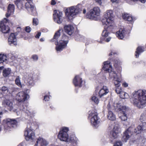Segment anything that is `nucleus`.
<instances>
[{
  "label": "nucleus",
  "mask_w": 146,
  "mask_h": 146,
  "mask_svg": "<svg viewBox=\"0 0 146 146\" xmlns=\"http://www.w3.org/2000/svg\"><path fill=\"white\" fill-rule=\"evenodd\" d=\"M131 101L138 108H143L146 105V90H139L133 93Z\"/></svg>",
  "instance_id": "obj_1"
},
{
  "label": "nucleus",
  "mask_w": 146,
  "mask_h": 146,
  "mask_svg": "<svg viewBox=\"0 0 146 146\" xmlns=\"http://www.w3.org/2000/svg\"><path fill=\"white\" fill-rule=\"evenodd\" d=\"M146 130V122H143L141 125L138 126L136 128L133 129L132 127H129L124 132L122 138L123 142H126L133 134V132L139 134L144 130Z\"/></svg>",
  "instance_id": "obj_2"
},
{
  "label": "nucleus",
  "mask_w": 146,
  "mask_h": 146,
  "mask_svg": "<svg viewBox=\"0 0 146 146\" xmlns=\"http://www.w3.org/2000/svg\"><path fill=\"white\" fill-rule=\"evenodd\" d=\"M82 9V7L81 4L72 6L70 8L69 11L66 12V15L70 20H71L75 17V16L80 13Z\"/></svg>",
  "instance_id": "obj_3"
},
{
  "label": "nucleus",
  "mask_w": 146,
  "mask_h": 146,
  "mask_svg": "<svg viewBox=\"0 0 146 146\" xmlns=\"http://www.w3.org/2000/svg\"><path fill=\"white\" fill-rule=\"evenodd\" d=\"M69 131L68 127H63L60 130L58 135V138L61 141L68 142H72L74 141V139L69 138L68 132Z\"/></svg>",
  "instance_id": "obj_4"
},
{
  "label": "nucleus",
  "mask_w": 146,
  "mask_h": 146,
  "mask_svg": "<svg viewBox=\"0 0 146 146\" xmlns=\"http://www.w3.org/2000/svg\"><path fill=\"white\" fill-rule=\"evenodd\" d=\"M17 120V118H7L3 120L4 130L5 131H9L12 128L16 127L18 122Z\"/></svg>",
  "instance_id": "obj_5"
},
{
  "label": "nucleus",
  "mask_w": 146,
  "mask_h": 146,
  "mask_svg": "<svg viewBox=\"0 0 146 146\" xmlns=\"http://www.w3.org/2000/svg\"><path fill=\"white\" fill-rule=\"evenodd\" d=\"M113 15L112 11L108 10L105 13L104 15V18L102 20V22L103 25H112V19L113 17Z\"/></svg>",
  "instance_id": "obj_6"
},
{
  "label": "nucleus",
  "mask_w": 146,
  "mask_h": 146,
  "mask_svg": "<svg viewBox=\"0 0 146 146\" xmlns=\"http://www.w3.org/2000/svg\"><path fill=\"white\" fill-rule=\"evenodd\" d=\"M68 41V36L65 35L62 36L61 39L60 40L59 43L57 41L55 42V44L58 45L56 47L57 51H61L66 46V44Z\"/></svg>",
  "instance_id": "obj_7"
},
{
  "label": "nucleus",
  "mask_w": 146,
  "mask_h": 146,
  "mask_svg": "<svg viewBox=\"0 0 146 146\" xmlns=\"http://www.w3.org/2000/svg\"><path fill=\"white\" fill-rule=\"evenodd\" d=\"M24 135L25 139L27 141H32L35 138V134L33 129L30 126V124H28L24 133Z\"/></svg>",
  "instance_id": "obj_8"
},
{
  "label": "nucleus",
  "mask_w": 146,
  "mask_h": 146,
  "mask_svg": "<svg viewBox=\"0 0 146 146\" xmlns=\"http://www.w3.org/2000/svg\"><path fill=\"white\" fill-rule=\"evenodd\" d=\"M89 116L91 117V123L92 125L96 128L98 127L99 125L100 120L98 117L97 113L94 111H92L89 114Z\"/></svg>",
  "instance_id": "obj_9"
},
{
  "label": "nucleus",
  "mask_w": 146,
  "mask_h": 146,
  "mask_svg": "<svg viewBox=\"0 0 146 146\" xmlns=\"http://www.w3.org/2000/svg\"><path fill=\"white\" fill-rule=\"evenodd\" d=\"M100 9L98 7H94L93 9L91 10L87 13L86 17L87 18L91 20H95L97 17L99 15Z\"/></svg>",
  "instance_id": "obj_10"
},
{
  "label": "nucleus",
  "mask_w": 146,
  "mask_h": 146,
  "mask_svg": "<svg viewBox=\"0 0 146 146\" xmlns=\"http://www.w3.org/2000/svg\"><path fill=\"white\" fill-rule=\"evenodd\" d=\"M117 108H116L117 111H122L123 113V115L119 116V118L121 120L125 121L127 120V116L126 113L129 110V108L125 106H122L119 107V104H117Z\"/></svg>",
  "instance_id": "obj_11"
},
{
  "label": "nucleus",
  "mask_w": 146,
  "mask_h": 146,
  "mask_svg": "<svg viewBox=\"0 0 146 146\" xmlns=\"http://www.w3.org/2000/svg\"><path fill=\"white\" fill-rule=\"evenodd\" d=\"M25 7L26 9L31 15L35 16L37 15L35 8L32 2H28L26 3Z\"/></svg>",
  "instance_id": "obj_12"
},
{
  "label": "nucleus",
  "mask_w": 146,
  "mask_h": 146,
  "mask_svg": "<svg viewBox=\"0 0 146 146\" xmlns=\"http://www.w3.org/2000/svg\"><path fill=\"white\" fill-rule=\"evenodd\" d=\"M62 13L61 11L58 10L54 11L53 18L54 21L59 24L61 23L62 21Z\"/></svg>",
  "instance_id": "obj_13"
},
{
  "label": "nucleus",
  "mask_w": 146,
  "mask_h": 146,
  "mask_svg": "<svg viewBox=\"0 0 146 146\" xmlns=\"http://www.w3.org/2000/svg\"><path fill=\"white\" fill-rule=\"evenodd\" d=\"M120 129L119 126L117 124L114 125L113 129L110 132V137L111 139H115L118 136L120 133Z\"/></svg>",
  "instance_id": "obj_14"
},
{
  "label": "nucleus",
  "mask_w": 146,
  "mask_h": 146,
  "mask_svg": "<svg viewBox=\"0 0 146 146\" xmlns=\"http://www.w3.org/2000/svg\"><path fill=\"white\" fill-rule=\"evenodd\" d=\"M29 96L24 92H20L16 96V99L19 102H23L27 99Z\"/></svg>",
  "instance_id": "obj_15"
},
{
  "label": "nucleus",
  "mask_w": 146,
  "mask_h": 146,
  "mask_svg": "<svg viewBox=\"0 0 146 146\" xmlns=\"http://www.w3.org/2000/svg\"><path fill=\"white\" fill-rule=\"evenodd\" d=\"M8 40V44L10 46H16L17 44V38L14 33L11 34Z\"/></svg>",
  "instance_id": "obj_16"
},
{
  "label": "nucleus",
  "mask_w": 146,
  "mask_h": 146,
  "mask_svg": "<svg viewBox=\"0 0 146 146\" xmlns=\"http://www.w3.org/2000/svg\"><path fill=\"white\" fill-rule=\"evenodd\" d=\"M104 26V30L102 33V36L104 37H106L108 36L109 33L108 31L111 30L112 29H113V26L112 25H105Z\"/></svg>",
  "instance_id": "obj_17"
},
{
  "label": "nucleus",
  "mask_w": 146,
  "mask_h": 146,
  "mask_svg": "<svg viewBox=\"0 0 146 146\" xmlns=\"http://www.w3.org/2000/svg\"><path fill=\"white\" fill-rule=\"evenodd\" d=\"M82 79L79 76H76L75 77L73 80V82L75 86H78L80 87L82 86Z\"/></svg>",
  "instance_id": "obj_18"
},
{
  "label": "nucleus",
  "mask_w": 146,
  "mask_h": 146,
  "mask_svg": "<svg viewBox=\"0 0 146 146\" xmlns=\"http://www.w3.org/2000/svg\"><path fill=\"white\" fill-rule=\"evenodd\" d=\"M48 143L43 139L39 138L37 139L36 143L35 146H47Z\"/></svg>",
  "instance_id": "obj_19"
},
{
  "label": "nucleus",
  "mask_w": 146,
  "mask_h": 146,
  "mask_svg": "<svg viewBox=\"0 0 146 146\" xmlns=\"http://www.w3.org/2000/svg\"><path fill=\"white\" fill-rule=\"evenodd\" d=\"M2 105L4 107H8L11 111L13 109V104L10 100L7 99H5L2 102Z\"/></svg>",
  "instance_id": "obj_20"
},
{
  "label": "nucleus",
  "mask_w": 146,
  "mask_h": 146,
  "mask_svg": "<svg viewBox=\"0 0 146 146\" xmlns=\"http://www.w3.org/2000/svg\"><path fill=\"white\" fill-rule=\"evenodd\" d=\"M109 92V90L106 86H103L102 88L100 90L99 95L101 98L106 95Z\"/></svg>",
  "instance_id": "obj_21"
},
{
  "label": "nucleus",
  "mask_w": 146,
  "mask_h": 146,
  "mask_svg": "<svg viewBox=\"0 0 146 146\" xmlns=\"http://www.w3.org/2000/svg\"><path fill=\"white\" fill-rule=\"evenodd\" d=\"M0 28L1 31L4 33H8L10 31V29L8 25L2 24V23H0Z\"/></svg>",
  "instance_id": "obj_22"
},
{
  "label": "nucleus",
  "mask_w": 146,
  "mask_h": 146,
  "mask_svg": "<svg viewBox=\"0 0 146 146\" xmlns=\"http://www.w3.org/2000/svg\"><path fill=\"white\" fill-rule=\"evenodd\" d=\"M110 62L108 61L104 62V65L102 68V69L106 72H110V71L112 69V66L110 64Z\"/></svg>",
  "instance_id": "obj_23"
},
{
  "label": "nucleus",
  "mask_w": 146,
  "mask_h": 146,
  "mask_svg": "<svg viewBox=\"0 0 146 146\" xmlns=\"http://www.w3.org/2000/svg\"><path fill=\"white\" fill-rule=\"evenodd\" d=\"M15 9L14 5L9 4L8 7L7 13L6 14L7 17H9L11 14L13 13Z\"/></svg>",
  "instance_id": "obj_24"
},
{
  "label": "nucleus",
  "mask_w": 146,
  "mask_h": 146,
  "mask_svg": "<svg viewBox=\"0 0 146 146\" xmlns=\"http://www.w3.org/2000/svg\"><path fill=\"white\" fill-rule=\"evenodd\" d=\"M64 29L65 32L69 35H71L73 33L74 27L71 25H66Z\"/></svg>",
  "instance_id": "obj_25"
},
{
  "label": "nucleus",
  "mask_w": 146,
  "mask_h": 146,
  "mask_svg": "<svg viewBox=\"0 0 146 146\" xmlns=\"http://www.w3.org/2000/svg\"><path fill=\"white\" fill-rule=\"evenodd\" d=\"M27 84L29 87H31L34 85V81L32 76L28 75V77L26 79Z\"/></svg>",
  "instance_id": "obj_26"
},
{
  "label": "nucleus",
  "mask_w": 146,
  "mask_h": 146,
  "mask_svg": "<svg viewBox=\"0 0 146 146\" xmlns=\"http://www.w3.org/2000/svg\"><path fill=\"white\" fill-rule=\"evenodd\" d=\"M125 31L124 29H120L117 31L116 33V35L117 37L119 39H123L125 35Z\"/></svg>",
  "instance_id": "obj_27"
},
{
  "label": "nucleus",
  "mask_w": 146,
  "mask_h": 146,
  "mask_svg": "<svg viewBox=\"0 0 146 146\" xmlns=\"http://www.w3.org/2000/svg\"><path fill=\"white\" fill-rule=\"evenodd\" d=\"M145 48L144 47L139 46L137 48L136 51L135 52V56L136 58H138L139 57V54L143 52L144 51Z\"/></svg>",
  "instance_id": "obj_28"
},
{
  "label": "nucleus",
  "mask_w": 146,
  "mask_h": 146,
  "mask_svg": "<svg viewBox=\"0 0 146 146\" xmlns=\"http://www.w3.org/2000/svg\"><path fill=\"white\" fill-rule=\"evenodd\" d=\"M108 118L111 120L113 121L115 120V115L111 111H108Z\"/></svg>",
  "instance_id": "obj_29"
},
{
  "label": "nucleus",
  "mask_w": 146,
  "mask_h": 146,
  "mask_svg": "<svg viewBox=\"0 0 146 146\" xmlns=\"http://www.w3.org/2000/svg\"><path fill=\"white\" fill-rule=\"evenodd\" d=\"M11 69L9 68H5L3 69V74L4 77H7L10 74Z\"/></svg>",
  "instance_id": "obj_30"
},
{
  "label": "nucleus",
  "mask_w": 146,
  "mask_h": 146,
  "mask_svg": "<svg viewBox=\"0 0 146 146\" xmlns=\"http://www.w3.org/2000/svg\"><path fill=\"white\" fill-rule=\"evenodd\" d=\"M114 81V83L116 87H119L120 85V83L121 82V80L117 77L115 79H113Z\"/></svg>",
  "instance_id": "obj_31"
},
{
  "label": "nucleus",
  "mask_w": 146,
  "mask_h": 146,
  "mask_svg": "<svg viewBox=\"0 0 146 146\" xmlns=\"http://www.w3.org/2000/svg\"><path fill=\"white\" fill-rule=\"evenodd\" d=\"M109 72V76L110 78H113L114 79H115L117 77V75L116 73L113 71H112L111 70Z\"/></svg>",
  "instance_id": "obj_32"
},
{
  "label": "nucleus",
  "mask_w": 146,
  "mask_h": 146,
  "mask_svg": "<svg viewBox=\"0 0 146 146\" xmlns=\"http://www.w3.org/2000/svg\"><path fill=\"white\" fill-rule=\"evenodd\" d=\"M7 57L4 54H0V64L3 63L7 60Z\"/></svg>",
  "instance_id": "obj_33"
},
{
  "label": "nucleus",
  "mask_w": 146,
  "mask_h": 146,
  "mask_svg": "<svg viewBox=\"0 0 146 146\" xmlns=\"http://www.w3.org/2000/svg\"><path fill=\"white\" fill-rule=\"evenodd\" d=\"M119 96L121 98L123 99L127 98L129 97L127 93L122 91L121 92Z\"/></svg>",
  "instance_id": "obj_34"
},
{
  "label": "nucleus",
  "mask_w": 146,
  "mask_h": 146,
  "mask_svg": "<svg viewBox=\"0 0 146 146\" xmlns=\"http://www.w3.org/2000/svg\"><path fill=\"white\" fill-rule=\"evenodd\" d=\"M16 84L22 88V86L20 80V77L19 76H17L15 80Z\"/></svg>",
  "instance_id": "obj_35"
},
{
  "label": "nucleus",
  "mask_w": 146,
  "mask_h": 146,
  "mask_svg": "<svg viewBox=\"0 0 146 146\" xmlns=\"http://www.w3.org/2000/svg\"><path fill=\"white\" fill-rule=\"evenodd\" d=\"M24 106L23 105L22 107L21 108L20 110L22 111H24L26 113H27L28 115H29L30 113V112L29 111L27 110V107H26L25 106L24 107Z\"/></svg>",
  "instance_id": "obj_36"
},
{
  "label": "nucleus",
  "mask_w": 146,
  "mask_h": 146,
  "mask_svg": "<svg viewBox=\"0 0 146 146\" xmlns=\"http://www.w3.org/2000/svg\"><path fill=\"white\" fill-rule=\"evenodd\" d=\"M140 120L141 122H143L146 120V113H143L141 115Z\"/></svg>",
  "instance_id": "obj_37"
},
{
  "label": "nucleus",
  "mask_w": 146,
  "mask_h": 146,
  "mask_svg": "<svg viewBox=\"0 0 146 146\" xmlns=\"http://www.w3.org/2000/svg\"><path fill=\"white\" fill-rule=\"evenodd\" d=\"M0 90L3 92L4 93L8 92L9 90L8 89L7 87L4 86L1 87L0 89Z\"/></svg>",
  "instance_id": "obj_38"
},
{
  "label": "nucleus",
  "mask_w": 146,
  "mask_h": 146,
  "mask_svg": "<svg viewBox=\"0 0 146 146\" xmlns=\"http://www.w3.org/2000/svg\"><path fill=\"white\" fill-rule=\"evenodd\" d=\"M60 35V31H58L54 34L53 37V40H57L59 37Z\"/></svg>",
  "instance_id": "obj_39"
},
{
  "label": "nucleus",
  "mask_w": 146,
  "mask_h": 146,
  "mask_svg": "<svg viewBox=\"0 0 146 146\" xmlns=\"http://www.w3.org/2000/svg\"><path fill=\"white\" fill-rule=\"evenodd\" d=\"M92 100L95 103L98 104L99 102V100L98 98L96 96H93L92 98Z\"/></svg>",
  "instance_id": "obj_40"
},
{
  "label": "nucleus",
  "mask_w": 146,
  "mask_h": 146,
  "mask_svg": "<svg viewBox=\"0 0 146 146\" xmlns=\"http://www.w3.org/2000/svg\"><path fill=\"white\" fill-rule=\"evenodd\" d=\"M21 0H16L14 1L15 3L18 8H21V6H20V5L21 4L20 2Z\"/></svg>",
  "instance_id": "obj_41"
},
{
  "label": "nucleus",
  "mask_w": 146,
  "mask_h": 146,
  "mask_svg": "<svg viewBox=\"0 0 146 146\" xmlns=\"http://www.w3.org/2000/svg\"><path fill=\"white\" fill-rule=\"evenodd\" d=\"M122 145V142L121 141H117L115 143L113 146H121Z\"/></svg>",
  "instance_id": "obj_42"
},
{
  "label": "nucleus",
  "mask_w": 146,
  "mask_h": 146,
  "mask_svg": "<svg viewBox=\"0 0 146 146\" xmlns=\"http://www.w3.org/2000/svg\"><path fill=\"white\" fill-rule=\"evenodd\" d=\"M130 15L127 13H124L123 14V19L125 20H126L127 18H128Z\"/></svg>",
  "instance_id": "obj_43"
},
{
  "label": "nucleus",
  "mask_w": 146,
  "mask_h": 146,
  "mask_svg": "<svg viewBox=\"0 0 146 146\" xmlns=\"http://www.w3.org/2000/svg\"><path fill=\"white\" fill-rule=\"evenodd\" d=\"M38 23V20L37 19L34 18L33 19V24L35 26L37 25Z\"/></svg>",
  "instance_id": "obj_44"
},
{
  "label": "nucleus",
  "mask_w": 146,
  "mask_h": 146,
  "mask_svg": "<svg viewBox=\"0 0 146 146\" xmlns=\"http://www.w3.org/2000/svg\"><path fill=\"white\" fill-rule=\"evenodd\" d=\"M2 24H4L6 25H8L7 24L8 23V20L6 18H4V19L1 21L0 23H2Z\"/></svg>",
  "instance_id": "obj_45"
},
{
  "label": "nucleus",
  "mask_w": 146,
  "mask_h": 146,
  "mask_svg": "<svg viewBox=\"0 0 146 146\" xmlns=\"http://www.w3.org/2000/svg\"><path fill=\"white\" fill-rule=\"evenodd\" d=\"M32 58L34 60L36 61L38 59V57L36 55H33L32 56Z\"/></svg>",
  "instance_id": "obj_46"
},
{
  "label": "nucleus",
  "mask_w": 146,
  "mask_h": 146,
  "mask_svg": "<svg viewBox=\"0 0 146 146\" xmlns=\"http://www.w3.org/2000/svg\"><path fill=\"white\" fill-rule=\"evenodd\" d=\"M115 92L117 94H121V92H122V91L120 88L117 87L115 90Z\"/></svg>",
  "instance_id": "obj_47"
},
{
  "label": "nucleus",
  "mask_w": 146,
  "mask_h": 146,
  "mask_svg": "<svg viewBox=\"0 0 146 146\" xmlns=\"http://www.w3.org/2000/svg\"><path fill=\"white\" fill-rule=\"evenodd\" d=\"M25 31L27 33H29L31 30V28L29 26H27L25 28Z\"/></svg>",
  "instance_id": "obj_48"
},
{
  "label": "nucleus",
  "mask_w": 146,
  "mask_h": 146,
  "mask_svg": "<svg viewBox=\"0 0 146 146\" xmlns=\"http://www.w3.org/2000/svg\"><path fill=\"white\" fill-rule=\"evenodd\" d=\"M125 21H131L133 20L132 17L130 16Z\"/></svg>",
  "instance_id": "obj_49"
},
{
  "label": "nucleus",
  "mask_w": 146,
  "mask_h": 146,
  "mask_svg": "<svg viewBox=\"0 0 146 146\" xmlns=\"http://www.w3.org/2000/svg\"><path fill=\"white\" fill-rule=\"evenodd\" d=\"M41 35V33L40 32H38L37 34L35 36V37L36 38H39L40 36Z\"/></svg>",
  "instance_id": "obj_50"
},
{
  "label": "nucleus",
  "mask_w": 146,
  "mask_h": 146,
  "mask_svg": "<svg viewBox=\"0 0 146 146\" xmlns=\"http://www.w3.org/2000/svg\"><path fill=\"white\" fill-rule=\"evenodd\" d=\"M50 99L49 97L48 96H45L44 97V100L45 101H48Z\"/></svg>",
  "instance_id": "obj_51"
},
{
  "label": "nucleus",
  "mask_w": 146,
  "mask_h": 146,
  "mask_svg": "<svg viewBox=\"0 0 146 146\" xmlns=\"http://www.w3.org/2000/svg\"><path fill=\"white\" fill-rule=\"evenodd\" d=\"M96 2L98 3V4L100 5H101L102 2L101 0H95Z\"/></svg>",
  "instance_id": "obj_52"
},
{
  "label": "nucleus",
  "mask_w": 146,
  "mask_h": 146,
  "mask_svg": "<svg viewBox=\"0 0 146 146\" xmlns=\"http://www.w3.org/2000/svg\"><path fill=\"white\" fill-rule=\"evenodd\" d=\"M110 107H111V105L110 103H109L107 106V108L108 109V111H111L110 110Z\"/></svg>",
  "instance_id": "obj_53"
},
{
  "label": "nucleus",
  "mask_w": 146,
  "mask_h": 146,
  "mask_svg": "<svg viewBox=\"0 0 146 146\" xmlns=\"http://www.w3.org/2000/svg\"><path fill=\"white\" fill-rule=\"evenodd\" d=\"M56 3L55 0H52L51 1V4L52 5H55L56 4Z\"/></svg>",
  "instance_id": "obj_54"
},
{
  "label": "nucleus",
  "mask_w": 146,
  "mask_h": 146,
  "mask_svg": "<svg viewBox=\"0 0 146 146\" xmlns=\"http://www.w3.org/2000/svg\"><path fill=\"white\" fill-rule=\"evenodd\" d=\"M116 53L114 52V51H111V52L109 54V55L110 56L111 55L113 54H116Z\"/></svg>",
  "instance_id": "obj_55"
},
{
  "label": "nucleus",
  "mask_w": 146,
  "mask_h": 146,
  "mask_svg": "<svg viewBox=\"0 0 146 146\" xmlns=\"http://www.w3.org/2000/svg\"><path fill=\"white\" fill-rule=\"evenodd\" d=\"M111 39V37H109L108 38L104 39V40L108 42H109L110 40Z\"/></svg>",
  "instance_id": "obj_56"
},
{
  "label": "nucleus",
  "mask_w": 146,
  "mask_h": 146,
  "mask_svg": "<svg viewBox=\"0 0 146 146\" xmlns=\"http://www.w3.org/2000/svg\"><path fill=\"white\" fill-rule=\"evenodd\" d=\"M123 85L124 86V87H127L128 86V84H127L126 83H123Z\"/></svg>",
  "instance_id": "obj_57"
},
{
  "label": "nucleus",
  "mask_w": 146,
  "mask_h": 146,
  "mask_svg": "<svg viewBox=\"0 0 146 146\" xmlns=\"http://www.w3.org/2000/svg\"><path fill=\"white\" fill-rule=\"evenodd\" d=\"M140 1L142 3H144L146 1V0H140Z\"/></svg>",
  "instance_id": "obj_58"
},
{
  "label": "nucleus",
  "mask_w": 146,
  "mask_h": 146,
  "mask_svg": "<svg viewBox=\"0 0 146 146\" xmlns=\"http://www.w3.org/2000/svg\"><path fill=\"white\" fill-rule=\"evenodd\" d=\"M3 68V67L2 66L0 67V74L1 72V70Z\"/></svg>",
  "instance_id": "obj_59"
},
{
  "label": "nucleus",
  "mask_w": 146,
  "mask_h": 146,
  "mask_svg": "<svg viewBox=\"0 0 146 146\" xmlns=\"http://www.w3.org/2000/svg\"><path fill=\"white\" fill-rule=\"evenodd\" d=\"M99 89V87H98L97 88L96 90L95 91V92L97 93L98 92V90Z\"/></svg>",
  "instance_id": "obj_60"
},
{
  "label": "nucleus",
  "mask_w": 146,
  "mask_h": 146,
  "mask_svg": "<svg viewBox=\"0 0 146 146\" xmlns=\"http://www.w3.org/2000/svg\"><path fill=\"white\" fill-rule=\"evenodd\" d=\"M86 12V10L85 9H83V13L85 14Z\"/></svg>",
  "instance_id": "obj_61"
},
{
  "label": "nucleus",
  "mask_w": 146,
  "mask_h": 146,
  "mask_svg": "<svg viewBox=\"0 0 146 146\" xmlns=\"http://www.w3.org/2000/svg\"><path fill=\"white\" fill-rule=\"evenodd\" d=\"M111 1L113 2H115L117 0H111Z\"/></svg>",
  "instance_id": "obj_62"
},
{
  "label": "nucleus",
  "mask_w": 146,
  "mask_h": 146,
  "mask_svg": "<svg viewBox=\"0 0 146 146\" xmlns=\"http://www.w3.org/2000/svg\"><path fill=\"white\" fill-rule=\"evenodd\" d=\"M40 40L41 41H43L44 40V39L43 38H41L40 39Z\"/></svg>",
  "instance_id": "obj_63"
},
{
  "label": "nucleus",
  "mask_w": 146,
  "mask_h": 146,
  "mask_svg": "<svg viewBox=\"0 0 146 146\" xmlns=\"http://www.w3.org/2000/svg\"><path fill=\"white\" fill-rule=\"evenodd\" d=\"M17 115H20V113H19V112L18 111V112H17Z\"/></svg>",
  "instance_id": "obj_64"
}]
</instances>
